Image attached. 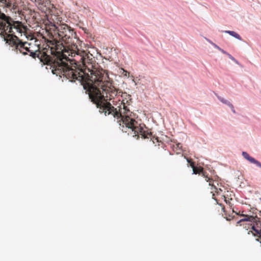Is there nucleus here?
<instances>
[{"instance_id":"f257e3e1","label":"nucleus","mask_w":261,"mask_h":261,"mask_svg":"<svg viewBox=\"0 0 261 261\" xmlns=\"http://www.w3.org/2000/svg\"><path fill=\"white\" fill-rule=\"evenodd\" d=\"M54 27L59 40L53 36L41 47L38 56L40 61L50 65L53 74L63 76L71 82L79 81L99 112L117 118L122 132L138 138L150 136L151 132L146 130L144 124L136 120V115L130 111L124 100L117 108L108 101L121 92L112 85L108 72L100 68L93 55L78 48L76 44L78 39L73 30L66 24Z\"/></svg>"},{"instance_id":"f03ea898","label":"nucleus","mask_w":261,"mask_h":261,"mask_svg":"<svg viewBox=\"0 0 261 261\" xmlns=\"http://www.w3.org/2000/svg\"><path fill=\"white\" fill-rule=\"evenodd\" d=\"M257 210L256 208H251L248 214H241V216L244 217V218L237 222V225H244V222L245 221L250 222L251 223V228L252 230L248 231V234H251L253 236L261 238V222L260 218L257 216Z\"/></svg>"},{"instance_id":"7ed1b4c3","label":"nucleus","mask_w":261,"mask_h":261,"mask_svg":"<svg viewBox=\"0 0 261 261\" xmlns=\"http://www.w3.org/2000/svg\"><path fill=\"white\" fill-rule=\"evenodd\" d=\"M0 6L4 9L6 12L9 11L13 13H17L19 15L20 14L21 11L16 0H0Z\"/></svg>"},{"instance_id":"20e7f679","label":"nucleus","mask_w":261,"mask_h":261,"mask_svg":"<svg viewBox=\"0 0 261 261\" xmlns=\"http://www.w3.org/2000/svg\"><path fill=\"white\" fill-rule=\"evenodd\" d=\"M187 162L190 164V166L193 169V174H199L203 176L205 179H207L208 178V175L206 174V172L203 170V168L201 167H196L195 166L193 162L191 161V160L187 159Z\"/></svg>"},{"instance_id":"39448f33","label":"nucleus","mask_w":261,"mask_h":261,"mask_svg":"<svg viewBox=\"0 0 261 261\" xmlns=\"http://www.w3.org/2000/svg\"><path fill=\"white\" fill-rule=\"evenodd\" d=\"M242 155L243 157L249 162L255 164L257 166L261 168V163L257 160H256L254 158L250 156L248 153L246 152H243Z\"/></svg>"},{"instance_id":"423d86ee","label":"nucleus","mask_w":261,"mask_h":261,"mask_svg":"<svg viewBox=\"0 0 261 261\" xmlns=\"http://www.w3.org/2000/svg\"><path fill=\"white\" fill-rule=\"evenodd\" d=\"M207 182H209V185L212 186V188L215 190V192L218 193V188L216 187V185H218V183L217 181H214L213 179L208 176L207 179H205Z\"/></svg>"},{"instance_id":"0eeeda50","label":"nucleus","mask_w":261,"mask_h":261,"mask_svg":"<svg viewBox=\"0 0 261 261\" xmlns=\"http://www.w3.org/2000/svg\"><path fill=\"white\" fill-rule=\"evenodd\" d=\"M225 33L229 34L231 36L235 37L236 38H237V39H238L239 40H242V38H241V36H240V35L238 34V33H237L236 32H234V31H225Z\"/></svg>"},{"instance_id":"6e6552de","label":"nucleus","mask_w":261,"mask_h":261,"mask_svg":"<svg viewBox=\"0 0 261 261\" xmlns=\"http://www.w3.org/2000/svg\"><path fill=\"white\" fill-rule=\"evenodd\" d=\"M182 145L180 143H176L175 145H173V150L176 152L177 153H179L180 151H181Z\"/></svg>"},{"instance_id":"1a4fd4ad","label":"nucleus","mask_w":261,"mask_h":261,"mask_svg":"<svg viewBox=\"0 0 261 261\" xmlns=\"http://www.w3.org/2000/svg\"><path fill=\"white\" fill-rule=\"evenodd\" d=\"M217 97H218V99L219 100H220L222 103L226 104V105H228V106H229L230 104H231V103L229 101L223 98H222L221 97H220L219 96H217Z\"/></svg>"},{"instance_id":"9d476101","label":"nucleus","mask_w":261,"mask_h":261,"mask_svg":"<svg viewBox=\"0 0 261 261\" xmlns=\"http://www.w3.org/2000/svg\"><path fill=\"white\" fill-rule=\"evenodd\" d=\"M35 1L39 4L43 5L45 2H47V0H35Z\"/></svg>"},{"instance_id":"9b49d317","label":"nucleus","mask_w":261,"mask_h":261,"mask_svg":"<svg viewBox=\"0 0 261 261\" xmlns=\"http://www.w3.org/2000/svg\"><path fill=\"white\" fill-rule=\"evenodd\" d=\"M209 42H210L216 48L218 49V50H220V49H221V48L220 47H219L217 45H216V44H215L214 43L212 42V41H211L210 40H208Z\"/></svg>"},{"instance_id":"f8f14e48","label":"nucleus","mask_w":261,"mask_h":261,"mask_svg":"<svg viewBox=\"0 0 261 261\" xmlns=\"http://www.w3.org/2000/svg\"><path fill=\"white\" fill-rule=\"evenodd\" d=\"M227 55H228V57L231 59L232 60V61H235L236 63H237V62L236 61V60H235V59L230 54H227Z\"/></svg>"},{"instance_id":"ddd939ff","label":"nucleus","mask_w":261,"mask_h":261,"mask_svg":"<svg viewBox=\"0 0 261 261\" xmlns=\"http://www.w3.org/2000/svg\"><path fill=\"white\" fill-rule=\"evenodd\" d=\"M229 107L231 108L232 112L233 113H236V111H235V110L234 109V107H233V106L231 103L229 105Z\"/></svg>"},{"instance_id":"4468645a","label":"nucleus","mask_w":261,"mask_h":261,"mask_svg":"<svg viewBox=\"0 0 261 261\" xmlns=\"http://www.w3.org/2000/svg\"><path fill=\"white\" fill-rule=\"evenodd\" d=\"M129 72H128L127 71L124 70L123 69V74H124V76H129Z\"/></svg>"},{"instance_id":"2eb2a0df","label":"nucleus","mask_w":261,"mask_h":261,"mask_svg":"<svg viewBox=\"0 0 261 261\" xmlns=\"http://www.w3.org/2000/svg\"><path fill=\"white\" fill-rule=\"evenodd\" d=\"M220 51H221L222 53L226 54V55H227V54H228L227 53H226L225 51H224L223 49H222L221 48L220 49Z\"/></svg>"},{"instance_id":"dca6fc26","label":"nucleus","mask_w":261,"mask_h":261,"mask_svg":"<svg viewBox=\"0 0 261 261\" xmlns=\"http://www.w3.org/2000/svg\"><path fill=\"white\" fill-rule=\"evenodd\" d=\"M256 240L257 241H259L260 243H261V238H257L256 239Z\"/></svg>"},{"instance_id":"f3484780","label":"nucleus","mask_w":261,"mask_h":261,"mask_svg":"<svg viewBox=\"0 0 261 261\" xmlns=\"http://www.w3.org/2000/svg\"><path fill=\"white\" fill-rule=\"evenodd\" d=\"M38 42V40H37L36 39H35V42Z\"/></svg>"}]
</instances>
